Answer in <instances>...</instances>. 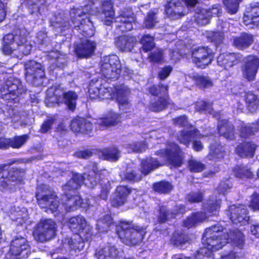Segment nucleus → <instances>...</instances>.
<instances>
[{"instance_id":"obj_1","label":"nucleus","mask_w":259,"mask_h":259,"mask_svg":"<svg viewBox=\"0 0 259 259\" xmlns=\"http://www.w3.org/2000/svg\"><path fill=\"white\" fill-rule=\"evenodd\" d=\"M89 170L88 174L84 173L83 176L78 173L73 174L72 179L63 187L64 196L62 205L67 211H74L80 207L87 208L97 204L99 198L104 200L107 199L110 189V184L108 180L102 181L100 185L101 193L97 198L92 197L91 199L83 200L80 196L73 195L74 190L77 189L83 182L90 188H93L97 185L99 174L97 164H92L89 166Z\"/></svg>"},{"instance_id":"obj_2","label":"nucleus","mask_w":259,"mask_h":259,"mask_svg":"<svg viewBox=\"0 0 259 259\" xmlns=\"http://www.w3.org/2000/svg\"><path fill=\"white\" fill-rule=\"evenodd\" d=\"M229 241L241 249L244 245V235L238 230L229 235L226 229L219 224L207 228L202 239L203 247L197 252L195 257L202 259V257H210L213 252L222 249Z\"/></svg>"},{"instance_id":"obj_3","label":"nucleus","mask_w":259,"mask_h":259,"mask_svg":"<svg viewBox=\"0 0 259 259\" xmlns=\"http://www.w3.org/2000/svg\"><path fill=\"white\" fill-rule=\"evenodd\" d=\"M71 230L79 234H75L70 238H65L62 240L64 248L68 247L75 252L80 251L84 247L83 240L91 239L93 233L91 227L87 225L85 219L81 215L71 218L68 223Z\"/></svg>"},{"instance_id":"obj_4","label":"nucleus","mask_w":259,"mask_h":259,"mask_svg":"<svg viewBox=\"0 0 259 259\" xmlns=\"http://www.w3.org/2000/svg\"><path fill=\"white\" fill-rule=\"evenodd\" d=\"M160 156V161L150 157L142 162L141 172L146 175L153 169L165 163H168L174 166H180L182 163L180 150L177 145L170 143L165 150H160L156 153Z\"/></svg>"},{"instance_id":"obj_5","label":"nucleus","mask_w":259,"mask_h":259,"mask_svg":"<svg viewBox=\"0 0 259 259\" xmlns=\"http://www.w3.org/2000/svg\"><path fill=\"white\" fill-rule=\"evenodd\" d=\"M4 44L3 51L6 55L13 54L18 56L20 53L27 55L30 54L32 45L27 38L26 32L21 31L19 35L15 37L12 34H9L4 37Z\"/></svg>"},{"instance_id":"obj_6","label":"nucleus","mask_w":259,"mask_h":259,"mask_svg":"<svg viewBox=\"0 0 259 259\" xmlns=\"http://www.w3.org/2000/svg\"><path fill=\"white\" fill-rule=\"evenodd\" d=\"M18 162L16 159H11L7 164L0 165V189L5 191L12 190L24 183L25 171L22 168H12L8 174L5 171L6 167Z\"/></svg>"},{"instance_id":"obj_7","label":"nucleus","mask_w":259,"mask_h":259,"mask_svg":"<svg viewBox=\"0 0 259 259\" xmlns=\"http://www.w3.org/2000/svg\"><path fill=\"white\" fill-rule=\"evenodd\" d=\"M116 233L124 244L135 245L142 241L145 234V229L123 222L116 227Z\"/></svg>"},{"instance_id":"obj_8","label":"nucleus","mask_w":259,"mask_h":259,"mask_svg":"<svg viewBox=\"0 0 259 259\" xmlns=\"http://www.w3.org/2000/svg\"><path fill=\"white\" fill-rule=\"evenodd\" d=\"M220 207V200L212 197L203 205V209L206 212L198 211L193 213L184 221V225L188 228L193 227L197 223L206 220L209 216L216 214Z\"/></svg>"},{"instance_id":"obj_9","label":"nucleus","mask_w":259,"mask_h":259,"mask_svg":"<svg viewBox=\"0 0 259 259\" xmlns=\"http://www.w3.org/2000/svg\"><path fill=\"white\" fill-rule=\"evenodd\" d=\"M100 98L101 99H115L118 102L120 108L124 106L129 107L127 96L130 91L125 85L121 84L113 89L109 87L107 83L102 84L100 87Z\"/></svg>"},{"instance_id":"obj_10","label":"nucleus","mask_w":259,"mask_h":259,"mask_svg":"<svg viewBox=\"0 0 259 259\" xmlns=\"http://www.w3.org/2000/svg\"><path fill=\"white\" fill-rule=\"evenodd\" d=\"M38 187L36 194L38 205L47 213L56 211L58 207L56 195L46 185Z\"/></svg>"},{"instance_id":"obj_11","label":"nucleus","mask_w":259,"mask_h":259,"mask_svg":"<svg viewBox=\"0 0 259 259\" xmlns=\"http://www.w3.org/2000/svg\"><path fill=\"white\" fill-rule=\"evenodd\" d=\"M101 70L105 77L115 80L118 78L121 65L116 55L105 56L101 61Z\"/></svg>"},{"instance_id":"obj_12","label":"nucleus","mask_w":259,"mask_h":259,"mask_svg":"<svg viewBox=\"0 0 259 259\" xmlns=\"http://www.w3.org/2000/svg\"><path fill=\"white\" fill-rule=\"evenodd\" d=\"M56 233V225L53 221L51 219L42 220L37 224L33 235L37 241L45 242L53 238Z\"/></svg>"},{"instance_id":"obj_13","label":"nucleus","mask_w":259,"mask_h":259,"mask_svg":"<svg viewBox=\"0 0 259 259\" xmlns=\"http://www.w3.org/2000/svg\"><path fill=\"white\" fill-rule=\"evenodd\" d=\"M29 244L25 238L16 237L11 241L7 258L22 259L26 257L29 252Z\"/></svg>"},{"instance_id":"obj_14","label":"nucleus","mask_w":259,"mask_h":259,"mask_svg":"<svg viewBox=\"0 0 259 259\" xmlns=\"http://www.w3.org/2000/svg\"><path fill=\"white\" fill-rule=\"evenodd\" d=\"M83 12L80 9L71 10L70 18L74 26L81 30L83 35L91 36L94 33L93 25L90 19H85L81 18Z\"/></svg>"},{"instance_id":"obj_15","label":"nucleus","mask_w":259,"mask_h":259,"mask_svg":"<svg viewBox=\"0 0 259 259\" xmlns=\"http://www.w3.org/2000/svg\"><path fill=\"white\" fill-rule=\"evenodd\" d=\"M192 60L196 65L204 68L211 62L213 55L211 49L206 47H196L192 50Z\"/></svg>"},{"instance_id":"obj_16","label":"nucleus","mask_w":259,"mask_h":259,"mask_svg":"<svg viewBox=\"0 0 259 259\" xmlns=\"http://www.w3.org/2000/svg\"><path fill=\"white\" fill-rule=\"evenodd\" d=\"M259 68V58L253 55L248 56L243 60L241 67L242 76L249 81L255 79Z\"/></svg>"},{"instance_id":"obj_17","label":"nucleus","mask_w":259,"mask_h":259,"mask_svg":"<svg viewBox=\"0 0 259 259\" xmlns=\"http://www.w3.org/2000/svg\"><path fill=\"white\" fill-rule=\"evenodd\" d=\"M227 214L232 222L236 225L242 226L247 224L249 220L248 210L244 205H233L229 207Z\"/></svg>"},{"instance_id":"obj_18","label":"nucleus","mask_w":259,"mask_h":259,"mask_svg":"<svg viewBox=\"0 0 259 259\" xmlns=\"http://www.w3.org/2000/svg\"><path fill=\"white\" fill-rule=\"evenodd\" d=\"M26 91L25 88L22 85L20 80L13 77H10L6 80L5 85L1 88V91L2 95L5 96L6 99L8 95H10L11 99H13V96H18L24 93Z\"/></svg>"},{"instance_id":"obj_19","label":"nucleus","mask_w":259,"mask_h":259,"mask_svg":"<svg viewBox=\"0 0 259 259\" xmlns=\"http://www.w3.org/2000/svg\"><path fill=\"white\" fill-rule=\"evenodd\" d=\"M136 19L133 12L128 9L121 11L119 16L115 18V26L122 32L131 30Z\"/></svg>"},{"instance_id":"obj_20","label":"nucleus","mask_w":259,"mask_h":259,"mask_svg":"<svg viewBox=\"0 0 259 259\" xmlns=\"http://www.w3.org/2000/svg\"><path fill=\"white\" fill-rule=\"evenodd\" d=\"M26 80L35 83L37 79L45 76L44 68L42 65L35 61H30L25 65Z\"/></svg>"},{"instance_id":"obj_21","label":"nucleus","mask_w":259,"mask_h":259,"mask_svg":"<svg viewBox=\"0 0 259 259\" xmlns=\"http://www.w3.org/2000/svg\"><path fill=\"white\" fill-rule=\"evenodd\" d=\"M199 131H181L179 140L181 143L188 146L190 142L193 141V148L194 150L199 151L203 149V145L197 139L200 136Z\"/></svg>"},{"instance_id":"obj_22","label":"nucleus","mask_w":259,"mask_h":259,"mask_svg":"<svg viewBox=\"0 0 259 259\" xmlns=\"http://www.w3.org/2000/svg\"><path fill=\"white\" fill-rule=\"evenodd\" d=\"M96 49L95 41L89 39H84L75 48V52L79 57L88 58L94 55Z\"/></svg>"},{"instance_id":"obj_23","label":"nucleus","mask_w":259,"mask_h":259,"mask_svg":"<svg viewBox=\"0 0 259 259\" xmlns=\"http://www.w3.org/2000/svg\"><path fill=\"white\" fill-rule=\"evenodd\" d=\"M239 54L225 53L220 55L218 57L217 62L219 66L228 69L237 64L241 60Z\"/></svg>"},{"instance_id":"obj_24","label":"nucleus","mask_w":259,"mask_h":259,"mask_svg":"<svg viewBox=\"0 0 259 259\" xmlns=\"http://www.w3.org/2000/svg\"><path fill=\"white\" fill-rule=\"evenodd\" d=\"M118 251L114 246L101 245L96 249L95 256L97 259H116Z\"/></svg>"},{"instance_id":"obj_25","label":"nucleus","mask_w":259,"mask_h":259,"mask_svg":"<svg viewBox=\"0 0 259 259\" xmlns=\"http://www.w3.org/2000/svg\"><path fill=\"white\" fill-rule=\"evenodd\" d=\"M165 13L167 16L171 19H178L185 14L181 4L175 0L169 2L166 5Z\"/></svg>"},{"instance_id":"obj_26","label":"nucleus","mask_w":259,"mask_h":259,"mask_svg":"<svg viewBox=\"0 0 259 259\" xmlns=\"http://www.w3.org/2000/svg\"><path fill=\"white\" fill-rule=\"evenodd\" d=\"M243 23L246 26L259 24V4L251 6L243 17Z\"/></svg>"},{"instance_id":"obj_27","label":"nucleus","mask_w":259,"mask_h":259,"mask_svg":"<svg viewBox=\"0 0 259 259\" xmlns=\"http://www.w3.org/2000/svg\"><path fill=\"white\" fill-rule=\"evenodd\" d=\"M9 216L12 220L17 222L20 225L25 223L29 219L27 209L16 205L11 207Z\"/></svg>"},{"instance_id":"obj_28","label":"nucleus","mask_w":259,"mask_h":259,"mask_svg":"<svg viewBox=\"0 0 259 259\" xmlns=\"http://www.w3.org/2000/svg\"><path fill=\"white\" fill-rule=\"evenodd\" d=\"M102 21L106 25H110L114 18L113 4L111 0H105L102 3Z\"/></svg>"},{"instance_id":"obj_29","label":"nucleus","mask_w":259,"mask_h":259,"mask_svg":"<svg viewBox=\"0 0 259 259\" xmlns=\"http://www.w3.org/2000/svg\"><path fill=\"white\" fill-rule=\"evenodd\" d=\"M220 10L221 9L219 6L213 7L212 9L208 10L202 9L200 11V13L197 14V23L201 25L208 24L209 22L210 17L214 16H218Z\"/></svg>"},{"instance_id":"obj_30","label":"nucleus","mask_w":259,"mask_h":259,"mask_svg":"<svg viewBox=\"0 0 259 259\" xmlns=\"http://www.w3.org/2000/svg\"><path fill=\"white\" fill-rule=\"evenodd\" d=\"M117 47L121 51L130 52L137 43L135 37L130 36H121L115 41Z\"/></svg>"},{"instance_id":"obj_31","label":"nucleus","mask_w":259,"mask_h":259,"mask_svg":"<svg viewBox=\"0 0 259 259\" xmlns=\"http://www.w3.org/2000/svg\"><path fill=\"white\" fill-rule=\"evenodd\" d=\"M130 193V190L126 187H117L116 193L112 198V205L114 207L123 205L126 201L127 196Z\"/></svg>"},{"instance_id":"obj_32","label":"nucleus","mask_w":259,"mask_h":259,"mask_svg":"<svg viewBox=\"0 0 259 259\" xmlns=\"http://www.w3.org/2000/svg\"><path fill=\"white\" fill-rule=\"evenodd\" d=\"M255 150V145L247 142L240 144L236 149V153L242 157H252Z\"/></svg>"},{"instance_id":"obj_33","label":"nucleus","mask_w":259,"mask_h":259,"mask_svg":"<svg viewBox=\"0 0 259 259\" xmlns=\"http://www.w3.org/2000/svg\"><path fill=\"white\" fill-rule=\"evenodd\" d=\"M252 35L247 33H243L233 39V45L238 49L243 50L248 48L253 42Z\"/></svg>"},{"instance_id":"obj_34","label":"nucleus","mask_w":259,"mask_h":259,"mask_svg":"<svg viewBox=\"0 0 259 259\" xmlns=\"http://www.w3.org/2000/svg\"><path fill=\"white\" fill-rule=\"evenodd\" d=\"M177 212L175 213H169L167 212L165 206H161L160 208V212L158 218L159 221L161 223L165 222L175 217L177 213H183L185 211V207L181 205L176 207Z\"/></svg>"},{"instance_id":"obj_35","label":"nucleus","mask_w":259,"mask_h":259,"mask_svg":"<svg viewBox=\"0 0 259 259\" xmlns=\"http://www.w3.org/2000/svg\"><path fill=\"white\" fill-rule=\"evenodd\" d=\"M63 95L64 103L69 110L73 111L76 107L78 96L76 93L72 91L64 92Z\"/></svg>"},{"instance_id":"obj_36","label":"nucleus","mask_w":259,"mask_h":259,"mask_svg":"<svg viewBox=\"0 0 259 259\" xmlns=\"http://www.w3.org/2000/svg\"><path fill=\"white\" fill-rule=\"evenodd\" d=\"M120 119L119 115L111 111L108 113L106 117L100 119L98 123L106 126L113 125L119 122Z\"/></svg>"},{"instance_id":"obj_37","label":"nucleus","mask_w":259,"mask_h":259,"mask_svg":"<svg viewBox=\"0 0 259 259\" xmlns=\"http://www.w3.org/2000/svg\"><path fill=\"white\" fill-rule=\"evenodd\" d=\"M192 78L196 84L200 89H205L213 86L212 80L207 76L196 74Z\"/></svg>"},{"instance_id":"obj_38","label":"nucleus","mask_w":259,"mask_h":259,"mask_svg":"<svg viewBox=\"0 0 259 259\" xmlns=\"http://www.w3.org/2000/svg\"><path fill=\"white\" fill-rule=\"evenodd\" d=\"M112 225V219L110 215L107 214L97 221V229L101 232H107Z\"/></svg>"},{"instance_id":"obj_39","label":"nucleus","mask_w":259,"mask_h":259,"mask_svg":"<svg viewBox=\"0 0 259 259\" xmlns=\"http://www.w3.org/2000/svg\"><path fill=\"white\" fill-rule=\"evenodd\" d=\"M102 158L109 161H116L120 156V153L116 148L105 149L101 152Z\"/></svg>"},{"instance_id":"obj_40","label":"nucleus","mask_w":259,"mask_h":259,"mask_svg":"<svg viewBox=\"0 0 259 259\" xmlns=\"http://www.w3.org/2000/svg\"><path fill=\"white\" fill-rule=\"evenodd\" d=\"M29 138L28 135L15 136L10 138V147L13 148H20L25 144Z\"/></svg>"},{"instance_id":"obj_41","label":"nucleus","mask_w":259,"mask_h":259,"mask_svg":"<svg viewBox=\"0 0 259 259\" xmlns=\"http://www.w3.org/2000/svg\"><path fill=\"white\" fill-rule=\"evenodd\" d=\"M233 172L236 177L239 178H250L252 176V172L247 166H237L233 169Z\"/></svg>"},{"instance_id":"obj_42","label":"nucleus","mask_w":259,"mask_h":259,"mask_svg":"<svg viewBox=\"0 0 259 259\" xmlns=\"http://www.w3.org/2000/svg\"><path fill=\"white\" fill-rule=\"evenodd\" d=\"M245 101L249 110L251 111L255 110L258 105L259 99L252 93H248L246 94Z\"/></svg>"},{"instance_id":"obj_43","label":"nucleus","mask_w":259,"mask_h":259,"mask_svg":"<svg viewBox=\"0 0 259 259\" xmlns=\"http://www.w3.org/2000/svg\"><path fill=\"white\" fill-rule=\"evenodd\" d=\"M101 86L102 83L99 80L90 83L89 93L91 99L100 98V87Z\"/></svg>"},{"instance_id":"obj_44","label":"nucleus","mask_w":259,"mask_h":259,"mask_svg":"<svg viewBox=\"0 0 259 259\" xmlns=\"http://www.w3.org/2000/svg\"><path fill=\"white\" fill-rule=\"evenodd\" d=\"M229 25L227 22L223 23V29L222 32H210L207 35L208 38H210L212 41H215L217 44H220L224 38V32L227 31L225 27H227Z\"/></svg>"},{"instance_id":"obj_45","label":"nucleus","mask_w":259,"mask_h":259,"mask_svg":"<svg viewBox=\"0 0 259 259\" xmlns=\"http://www.w3.org/2000/svg\"><path fill=\"white\" fill-rule=\"evenodd\" d=\"M140 42L142 45L143 50L145 52H148L152 50L155 45L153 37L148 34L143 36Z\"/></svg>"},{"instance_id":"obj_46","label":"nucleus","mask_w":259,"mask_h":259,"mask_svg":"<svg viewBox=\"0 0 259 259\" xmlns=\"http://www.w3.org/2000/svg\"><path fill=\"white\" fill-rule=\"evenodd\" d=\"M153 188L155 191L161 193H167L170 192L172 187L171 185L165 181H162L154 184Z\"/></svg>"},{"instance_id":"obj_47","label":"nucleus","mask_w":259,"mask_h":259,"mask_svg":"<svg viewBox=\"0 0 259 259\" xmlns=\"http://www.w3.org/2000/svg\"><path fill=\"white\" fill-rule=\"evenodd\" d=\"M167 104V97L165 96L163 98H160L157 101L152 102L150 108L152 111L158 112L163 110Z\"/></svg>"},{"instance_id":"obj_48","label":"nucleus","mask_w":259,"mask_h":259,"mask_svg":"<svg viewBox=\"0 0 259 259\" xmlns=\"http://www.w3.org/2000/svg\"><path fill=\"white\" fill-rule=\"evenodd\" d=\"M242 0H223L226 10L231 14L236 13L238 9L239 3Z\"/></svg>"},{"instance_id":"obj_49","label":"nucleus","mask_w":259,"mask_h":259,"mask_svg":"<svg viewBox=\"0 0 259 259\" xmlns=\"http://www.w3.org/2000/svg\"><path fill=\"white\" fill-rule=\"evenodd\" d=\"M173 123L179 127H183L186 128H191L193 127L192 123L188 121L187 117L185 115L174 118Z\"/></svg>"},{"instance_id":"obj_50","label":"nucleus","mask_w":259,"mask_h":259,"mask_svg":"<svg viewBox=\"0 0 259 259\" xmlns=\"http://www.w3.org/2000/svg\"><path fill=\"white\" fill-rule=\"evenodd\" d=\"M223 147L219 146L217 148H214L213 145L210 146V152L208 156L209 159L211 160H217L222 158L224 154L222 151Z\"/></svg>"},{"instance_id":"obj_51","label":"nucleus","mask_w":259,"mask_h":259,"mask_svg":"<svg viewBox=\"0 0 259 259\" xmlns=\"http://www.w3.org/2000/svg\"><path fill=\"white\" fill-rule=\"evenodd\" d=\"M203 198V194L201 192H192L187 195L186 200L191 203H197L201 201Z\"/></svg>"},{"instance_id":"obj_52","label":"nucleus","mask_w":259,"mask_h":259,"mask_svg":"<svg viewBox=\"0 0 259 259\" xmlns=\"http://www.w3.org/2000/svg\"><path fill=\"white\" fill-rule=\"evenodd\" d=\"M149 92L153 95H158L161 94L165 97L167 93V86H158L156 87L153 85L149 88Z\"/></svg>"},{"instance_id":"obj_53","label":"nucleus","mask_w":259,"mask_h":259,"mask_svg":"<svg viewBox=\"0 0 259 259\" xmlns=\"http://www.w3.org/2000/svg\"><path fill=\"white\" fill-rule=\"evenodd\" d=\"M189 167L191 171L200 172L204 169V165L199 161L191 159L189 162Z\"/></svg>"},{"instance_id":"obj_54","label":"nucleus","mask_w":259,"mask_h":259,"mask_svg":"<svg viewBox=\"0 0 259 259\" xmlns=\"http://www.w3.org/2000/svg\"><path fill=\"white\" fill-rule=\"evenodd\" d=\"M157 22L155 14L152 12H150L145 19L144 24L146 28H151L154 26Z\"/></svg>"},{"instance_id":"obj_55","label":"nucleus","mask_w":259,"mask_h":259,"mask_svg":"<svg viewBox=\"0 0 259 259\" xmlns=\"http://www.w3.org/2000/svg\"><path fill=\"white\" fill-rule=\"evenodd\" d=\"M232 187V184L229 180H226L224 181H222L217 189L218 192L220 193L225 194L227 191L231 189Z\"/></svg>"},{"instance_id":"obj_56","label":"nucleus","mask_w":259,"mask_h":259,"mask_svg":"<svg viewBox=\"0 0 259 259\" xmlns=\"http://www.w3.org/2000/svg\"><path fill=\"white\" fill-rule=\"evenodd\" d=\"M85 123L84 119L82 118H76L74 119L70 123L71 130L81 129L83 128Z\"/></svg>"},{"instance_id":"obj_57","label":"nucleus","mask_w":259,"mask_h":259,"mask_svg":"<svg viewBox=\"0 0 259 259\" xmlns=\"http://www.w3.org/2000/svg\"><path fill=\"white\" fill-rule=\"evenodd\" d=\"M249 207L253 210H259V194L253 193L250 197Z\"/></svg>"},{"instance_id":"obj_58","label":"nucleus","mask_w":259,"mask_h":259,"mask_svg":"<svg viewBox=\"0 0 259 259\" xmlns=\"http://www.w3.org/2000/svg\"><path fill=\"white\" fill-rule=\"evenodd\" d=\"M236 127L227 120L222 119L219 121L218 123V130L225 128L226 130H232Z\"/></svg>"},{"instance_id":"obj_59","label":"nucleus","mask_w":259,"mask_h":259,"mask_svg":"<svg viewBox=\"0 0 259 259\" xmlns=\"http://www.w3.org/2000/svg\"><path fill=\"white\" fill-rule=\"evenodd\" d=\"M150 60L151 62H158L161 61L163 58L161 50L158 49L154 52L150 56Z\"/></svg>"},{"instance_id":"obj_60","label":"nucleus","mask_w":259,"mask_h":259,"mask_svg":"<svg viewBox=\"0 0 259 259\" xmlns=\"http://www.w3.org/2000/svg\"><path fill=\"white\" fill-rule=\"evenodd\" d=\"M172 67L167 66L162 68L159 72L158 76L161 79H165L172 71Z\"/></svg>"},{"instance_id":"obj_61","label":"nucleus","mask_w":259,"mask_h":259,"mask_svg":"<svg viewBox=\"0 0 259 259\" xmlns=\"http://www.w3.org/2000/svg\"><path fill=\"white\" fill-rule=\"evenodd\" d=\"M222 259H242V254L235 251H232L227 255L222 256Z\"/></svg>"},{"instance_id":"obj_62","label":"nucleus","mask_w":259,"mask_h":259,"mask_svg":"<svg viewBox=\"0 0 259 259\" xmlns=\"http://www.w3.org/2000/svg\"><path fill=\"white\" fill-rule=\"evenodd\" d=\"M125 180L128 181H138L141 179V176L136 175L134 172H127L124 178Z\"/></svg>"},{"instance_id":"obj_63","label":"nucleus","mask_w":259,"mask_h":259,"mask_svg":"<svg viewBox=\"0 0 259 259\" xmlns=\"http://www.w3.org/2000/svg\"><path fill=\"white\" fill-rule=\"evenodd\" d=\"M92 153L89 150L77 151L74 153V155L78 158L87 159L91 156Z\"/></svg>"},{"instance_id":"obj_64","label":"nucleus","mask_w":259,"mask_h":259,"mask_svg":"<svg viewBox=\"0 0 259 259\" xmlns=\"http://www.w3.org/2000/svg\"><path fill=\"white\" fill-rule=\"evenodd\" d=\"M147 148V145L145 143H139L133 146V151L136 152H142L144 151Z\"/></svg>"}]
</instances>
